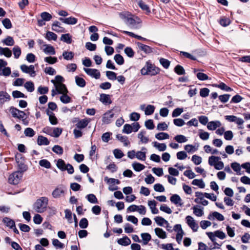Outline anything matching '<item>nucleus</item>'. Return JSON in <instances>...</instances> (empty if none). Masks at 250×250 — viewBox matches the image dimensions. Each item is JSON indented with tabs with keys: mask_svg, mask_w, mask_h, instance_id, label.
<instances>
[{
	"mask_svg": "<svg viewBox=\"0 0 250 250\" xmlns=\"http://www.w3.org/2000/svg\"><path fill=\"white\" fill-rule=\"evenodd\" d=\"M160 69L152 64L150 61L146 62L140 72L142 75L155 76L160 73Z\"/></svg>",
	"mask_w": 250,
	"mask_h": 250,
	"instance_id": "f257e3e1",
	"label": "nucleus"
},
{
	"mask_svg": "<svg viewBox=\"0 0 250 250\" xmlns=\"http://www.w3.org/2000/svg\"><path fill=\"white\" fill-rule=\"evenodd\" d=\"M48 199L46 197H42L37 199L34 204V208L39 213H42L46 210Z\"/></svg>",
	"mask_w": 250,
	"mask_h": 250,
	"instance_id": "f03ea898",
	"label": "nucleus"
},
{
	"mask_svg": "<svg viewBox=\"0 0 250 250\" xmlns=\"http://www.w3.org/2000/svg\"><path fill=\"white\" fill-rule=\"evenodd\" d=\"M125 23L133 29H138L140 27V20L137 17L133 18L131 16H124Z\"/></svg>",
	"mask_w": 250,
	"mask_h": 250,
	"instance_id": "7ed1b4c3",
	"label": "nucleus"
},
{
	"mask_svg": "<svg viewBox=\"0 0 250 250\" xmlns=\"http://www.w3.org/2000/svg\"><path fill=\"white\" fill-rule=\"evenodd\" d=\"M113 110H115L118 112H120L121 109L118 107H115L112 109L106 111L103 115L102 118V121L104 124H108L111 123L112 119L113 118L114 115Z\"/></svg>",
	"mask_w": 250,
	"mask_h": 250,
	"instance_id": "20e7f679",
	"label": "nucleus"
},
{
	"mask_svg": "<svg viewBox=\"0 0 250 250\" xmlns=\"http://www.w3.org/2000/svg\"><path fill=\"white\" fill-rule=\"evenodd\" d=\"M21 171H16L11 174L8 178V182L11 184L17 185L19 183L22 177Z\"/></svg>",
	"mask_w": 250,
	"mask_h": 250,
	"instance_id": "39448f33",
	"label": "nucleus"
},
{
	"mask_svg": "<svg viewBox=\"0 0 250 250\" xmlns=\"http://www.w3.org/2000/svg\"><path fill=\"white\" fill-rule=\"evenodd\" d=\"M20 68L23 73L29 74L31 77H34L36 75L35 67L33 65L28 66L25 64H22L21 65Z\"/></svg>",
	"mask_w": 250,
	"mask_h": 250,
	"instance_id": "423d86ee",
	"label": "nucleus"
},
{
	"mask_svg": "<svg viewBox=\"0 0 250 250\" xmlns=\"http://www.w3.org/2000/svg\"><path fill=\"white\" fill-rule=\"evenodd\" d=\"M186 223L188 226L192 229L193 231L196 232L197 231L199 228L197 223L195 222L193 218L189 215L186 217Z\"/></svg>",
	"mask_w": 250,
	"mask_h": 250,
	"instance_id": "0eeeda50",
	"label": "nucleus"
},
{
	"mask_svg": "<svg viewBox=\"0 0 250 250\" xmlns=\"http://www.w3.org/2000/svg\"><path fill=\"white\" fill-rule=\"evenodd\" d=\"M10 112L14 118H16L20 119H23L25 115V113L24 111L20 110L14 107H11L10 108Z\"/></svg>",
	"mask_w": 250,
	"mask_h": 250,
	"instance_id": "6e6552de",
	"label": "nucleus"
},
{
	"mask_svg": "<svg viewBox=\"0 0 250 250\" xmlns=\"http://www.w3.org/2000/svg\"><path fill=\"white\" fill-rule=\"evenodd\" d=\"M83 70L88 75L96 79H98L100 78V72L96 69L84 68Z\"/></svg>",
	"mask_w": 250,
	"mask_h": 250,
	"instance_id": "1a4fd4ad",
	"label": "nucleus"
},
{
	"mask_svg": "<svg viewBox=\"0 0 250 250\" xmlns=\"http://www.w3.org/2000/svg\"><path fill=\"white\" fill-rule=\"evenodd\" d=\"M51 82L54 84L58 93L62 94L63 93L68 92L67 89L65 84L63 83H56L54 80H52Z\"/></svg>",
	"mask_w": 250,
	"mask_h": 250,
	"instance_id": "9d476101",
	"label": "nucleus"
},
{
	"mask_svg": "<svg viewBox=\"0 0 250 250\" xmlns=\"http://www.w3.org/2000/svg\"><path fill=\"white\" fill-rule=\"evenodd\" d=\"M136 44L138 49L143 51L146 54H148L153 52V49L148 45L143 44L141 42H137Z\"/></svg>",
	"mask_w": 250,
	"mask_h": 250,
	"instance_id": "9b49d317",
	"label": "nucleus"
},
{
	"mask_svg": "<svg viewBox=\"0 0 250 250\" xmlns=\"http://www.w3.org/2000/svg\"><path fill=\"white\" fill-rule=\"evenodd\" d=\"M64 193V188L62 186L56 188L52 192V195L55 198H60Z\"/></svg>",
	"mask_w": 250,
	"mask_h": 250,
	"instance_id": "f8f14e48",
	"label": "nucleus"
},
{
	"mask_svg": "<svg viewBox=\"0 0 250 250\" xmlns=\"http://www.w3.org/2000/svg\"><path fill=\"white\" fill-rule=\"evenodd\" d=\"M170 200L171 203L175 205L177 207H181L183 204L182 200L178 194H175L172 195L170 198Z\"/></svg>",
	"mask_w": 250,
	"mask_h": 250,
	"instance_id": "ddd939ff",
	"label": "nucleus"
},
{
	"mask_svg": "<svg viewBox=\"0 0 250 250\" xmlns=\"http://www.w3.org/2000/svg\"><path fill=\"white\" fill-rule=\"evenodd\" d=\"M90 122V120L87 118L79 120L77 123L76 124V126L78 129H82L85 128Z\"/></svg>",
	"mask_w": 250,
	"mask_h": 250,
	"instance_id": "4468645a",
	"label": "nucleus"
},
{
	"mask_svg": "<svg viewBox=\"0 0 250 250\" xmlns=\"http://www.w3.org/2000/svg\"><path fill=\"white\" fill-rule=\"evenodd\" d=\"M100 101L105 105H108L112 103L110 96L108 94H101L100 95Z\"/></svg>",
	"mask_w": 250,
	"mask_h": 250,
	"instance_id": "2eb2a0df",
	"label": "nucleus"
},
{
	"mask_svg": "<svg viewBox=\"0 0 250 250\" xmlns=\"http://www.w3.org/2000/svg\"><path fill=\"white\" fill-rule=\"evenodd\" d=\"M222 124L219 121H211L208 123L207 128L210 130H214L217 127H220Z\"/></svg>",
	"mask_w": 250,
	"mask_h": 250,
	"instance_id": "dca6fc26",
	"label": "nucleus"
},
{
	"mask_svg": "<svg viewBox=\"0 0 250 250\" xmlns=\"http://www.w3.org/2000/svg\"><path fill=\"white\" fill-rule=\"evenodd\" d=\"M142 151H138L136 153V158L138 160L141 161H145L146 159V148L143 147L141 149Z\"/></svg>",
	"mask_w": 250,
	"mask_h": 250,
	"instance_id": "f3484780",
	"label": "nucleus"
},
{
	"mask_svg": "<svg viewBox=\"0 0 250 250\" xmlns=\"http://www.w3.org/2000/svg\"><path fill=\"white\" fill-rule=\"evenodd\" d=\"M59 20L64 23L72 25L76 24L78 21L76 18L73 17H70L65 19L60 18Z\"/></svg>",
	"mask_w": 250,
	"mask_h": 250,
	"instance_id": "a211bd4d",
	"label": "nucleus"
},
{
	"mask_svg": "<svg viewBox=\"0 0 250 250\" xmlns=\"http://www.w3.org/2000/svg\"><path fill=\"white\" fill-rule=\"evenodd\" d=\"M154 220L157 224L159 226H163L165 224L167 225V227L168 228L169 226L168 221L162 217L156 216L154 218Z\"/></svg>",
	"mask_w": 250,
	"mask_h": 250,
	"instance_id": "6ab92c4d",
	"label": "nucleus"
},
{
	"mask_svg": "<svg viewBox=\"0 0 250 250\" xmlns=\"http://www.w3.org/2000/svg\"><path fill=\"white\" fill-rule=\"evenodd\" d=\"M46 111V114L49 116V120L50 123L53 125H57L58 124V120L55 116V114L48 109H47Z\"/></svg>",
	"mask_w": 250,
	"mask_h": 250,
	"instance_id": "aec40b11",
	"label": "nucleus"
},
{
	"mask_svg": "<svg viewBox=\"0 0 250 250\" xmlns=\"http://www.w3.org/2000/svg\"><path fill=\"white\" fill-rule=\"evenodd\" d=\"M52 29L54 31L57 32H64V28L61 26V23L58 21H55L52 25Z\"/></svg>",
	"mask_w": 250,
	"mask_h": 250,
	"instance_id": "412c9836",
	"label": "nucleus"
},
{
	"mask_svg": "<svg viewBox=\"0 0 250 250\" xmlns=\"http://www.w3.org/2000/svg\"><path fill=\"white\" fill-rule=\"evenodd\" d=\"M10 96L6 92L3 91H0V103L3 104L6 101H9Z\"/></svg>",
	"mask_w": 250,
	"mask_h": 250,
	"instance_id": "4be33fe9",
	"label": "nucleus"
},
{
	"mask_svg": "<svg viewBox=\"0 0 250 250\" xmlns=\"http://www.w3.org/2000/svg\"><path fill=\"white\" fill-rule=\"evenodd\" d=\"M0 55H4L7 58H10L12 56V51L8 47L0 46Z\"/></svg>",
	"mask_w": 250,
	"mask_h": 250,
	"instance_id": "5701e85b",
	"label": "nucleus"
},
{
	"mask_svg": "<svg viewBox=\"0 0 250 250\" xmlns=\"http://www.w3.org/2000/svg\"><path fill=\"white\" fill-rule=\"evenodd\" d=\"M37 143L39 146L42 145H48L50 143L48 139L43 136L40 135L38 136L37 139Z\"/></svg>",
	"mask_w": 250,
	"mask_h": 250,
	"instance_id": "b1692460",
	"label": "nucleus"
},
{
	"mask_svg": "<svg viewBox=\"0 0 250 250\" xmlns=\"http://www.w3.org/2000/svg\"><path fill=\"white\" fill-rule=\"evenodd\" d=\"M45 47L43 49V52L46 54L55 55L56 51L53 46L50 44H44Z\"/></svg>",
	"mask_w": 250,
	"mask_h": 250,
	"instance_id": "393cba45",
	"label": "nucleus"
},
{
	"mask_svg": "<svg viewBox=\"0 0 250 250\" xmlns=\"http://www.w3.org/2000/svg\"><path fill=\"white\" fill-rule=\"evenodd\" d=\"M2 222L6 225L7 227L10 229H13L15 226V221L8 217L3 218Z\"/></svg>",
	"mask_w": 250,
	"mask_h": 250,
	"instance_id": "a878e982",
	"label": "nucleus"
},
{
	"mask_svg": "<svg viewBox=\"0 0 250 250\" xmlns=\"http://www.w3.org/2000/svg\"><path fill=\"white\" fill-rule=\"evenodd\" d=\"M146 132L145 131H141L138 134V137L140 140V142L142 144H146L149 142V139L147 137L145 136Z\"/></svg>",
	"mask_w": 250,
	"mask_h": 250,
	"instance_id": "bb28decb",
	"label": "nucleus"
},
{
	"mask_svg": "<svg viewBox=\"0 0 250 250\" xmlns=\"http://www.w3.org/2000/svg\"><path fill=\"white\" fill-rule=\"evenodd\" d=\"M148 205L151 209L153 214H157L159 212L158 209L156 208V202L155 200L148 201Z\"/></svg>",
	"mask_w": 250,
	"mask_h": 250,
	"instance_id": "cd10ccee",
	"label": "nucleus"
},
{
	"mask_svg": "<svg viewBox=\"0 0 250 250\" xmlns=\"http://www.w3.org/2000/svg\"><path fill=\"white\" fill-rule=\"evenodd\" d=\"M156 235L161 239H165L167 237L166 232L163 229L157 228L154 229Z\"/></svg>",
	"mask_w": 250,
	"mask_h": 250,
	"instance_id": "c85d7f7f",
	"label": "nucleus"
},
{
	"mask_svg": "<svg viewBox=\"0 0 250 250\" xmlns=\"http://www.w3.org/2000/svg\"><path fill=\"white\" fill-rule=\"evenodd\" d=\"M116 138L124 143L125 146H127L130 144V142L128 140L127 137L123 136L121 134H117Z\"/></svg>",
	"mask_w": 250,
	"mask_h": 250,
	"instance_id": "c756f323",
	"label": "nucleus"
},
{
	"mask_svg": "<svg viewBox=\"0 0 250 250\" xmlns=\"http://www.w3.org/2000/svg\"><path fill=\"white\" fill-rule=\"evenodd\" d=\"M118 243L122 246H128L131 243V240L127 237L125 236L118 240Z\"/></svg>",
	"mask_w": 250,
	"mask_h": 250,
	"instance_id": "7c9ffc66",
	"label": "nucleus"
},
{
	"mask_svg": "<svg viewBox=\"0 0 250 250\" xmlns=\"http://www.w3.org/2000/svg\"><path fill=\"white\" fill-rule=\"evenodd\" d=\"M138 5L140 8L146 12V14H148L150 13V10L149 6L142 0L139 1Z\"/></svg>",
	"mask_w": 250,
	"mask_h": 250,
	"instance_id": "2f4dec72",
	"label": "nucleus"
},
{
	"mask_svg": "<svg viewBox=\"0 0 250 250\" xmlns=\"http://www.w3.org/2000/svg\"><path fill=\"white\" fill-rule=\"evenodd\" d=\"M2 42L7 46H13L15 44V41L11 36H7L5 39L2 40Z\"/></svg>",
	"mask_w": 250,
	"mask_h": 250,
	"instance_id": "473e14b6",
	"label": "nucleus"
},
{
	"mask_svg": "<svg viewBox=\"0 0 250 250\" xmlns=\"http://www.w3.org/2000/svg\"><path fill=\"white\" fill-rule=\"evenodd\" d=\"M153 146L157 148L160 151H164L167 148V146L164 143H159L157 142L153 143Z\"/></svg>",
	"mask_w": 250,
	"mask_h": 250,
	"instance_id": "72a5a7b5",
	"label": "nucleus"
},
{
	"mask_svg": "<svg viewBox=\"0 0 250 250\" xmlns=\"http://www.w3.org/2000/svg\"><path fill=\"white\" fill-rule=\"evenodd\" d=\"M144 245H147L151 240V235L148 233H143L141 235Z\"/></svg>",
	"mask_w": 250,
	"mask_h": 250,
	"instance_id": "f704fd0d",
	"label": "nucleus"
},
{
	"mask_svg": "<svg viewBox=\"0 0 250 250\" xmlns=\"http://www.w3.org/2000/svg\"><path fill=\"white\" fill-rule=\"evenodd\" d=\"M45 38L48 41H56L57 39V35L52 32L47 31Z\"/></svg>",
	"mask_w": 250,
	"mask_h": 250,
	"instance_id": "c9c22d12",
	"label": "nucleus"
},
{
	"mask_svg": "<svg viewBox=\"0 0 250 250\" xmlns=\"http://www.w3.org/2000/svg\"><path fill=\"white\" fill-rule=\"evenodd\" d=\"M75 82L77 85L81 87H83L85 86L86 82L85 80L79 76L75 77Z\"/></svg>",
	"mask_w": 250,
	"mask_h": 250,
	"instance_id": "e433bc0d",
	"label": "nucleus"
},
{
	"mask_svg": "<svg viewBox=\"0 0 250 250\" xmlns=\"http://www.w3.org/2000/svg\"><path fill=\"white\" fill-rule=\"evenodd\" d=\"M192 184L197 186L201 188H203L205 187V184L202 179H194L192 181Z\"/></svg>",
	"mask_w": 250,
	"mask_h": 250,
	"instance_id": "4c0bfd02",
	"label": "nucleus"
},
{
	"mask_svg": "<svg viewBox=\"0 0 250 250\" xmlns=\"http://www.w3.org/2000/svg\"><path fill=\"white\" fill-rule=\"evenodd\" d=\"M13 52L14 58L15 59H18L20 57V56H21V48L18 45L15 46L13 48Z\"/></svg>",
	"mask_w": 250,
	"mask_h": 250,
	"instance_id": "58836bf2",
	"label": "nucleus"
},
{
	"mask_svg": "<svg viewBox=\"0 0 250 250\" xmlns=\"http://www.w3.org/2000/svg\"><path fill=\"white\" fill-rule=\"evenodd\" d=\"M11 73V69L9 67H5L0 70V75L5 77L9 76Z\"/></svg>",
	"mask_w": 250,
	"mask_h": 250,
	"instance_id": "ea45409f",
	"label": "nucleus"
},
{
	"mask_svg": "<svg viewBox=\"0 0 250 250\" xmlns=\"http://www.w3.org/2000/svg\"><path fill=\"white\" fill-rule=\"evenodd\" d=\"M155 137L158 140H162L169 139V135L167 133L160 132L155 135Z\"/></svg>",
	"mask_w": 250,
	"mask_h": 250,
	"instance_id": "a19ab883",
	"label": "nucleus"
},
{
	"mask_svg": "<svg viewBox=\"0 0 250 250\" xmlns=\"http://www.w3.org/2000/svg\"><path fill=\"white\" fill-rule=\"evenodd\" d=\"M220 159L219 157L211 156L208 158V164L211 166H214Z\"/></svg>",
	"mask_w": 250,
	"mask_h": 250,
	"instance_id": "79ce46f5",
	"label": "nucleus"
},
{
	"mask_svg": "<svg viewBox=\"0 0 250 250\" xmlns=\"http://www.w3.org/2000/svg\"><path fill=\"white\" fill-rule=\"evenodd\" d=\"M62 56L66 60H71L74 56V54L71 51H64L62 53Z\"/></svg>",
	"mask_w": 250,
	"mask_h": 250,
	"instance_id": "37998d69",
	"label": "nucleus"
},
{
	"mask_svg": "<svg viewBox=\"0 0 250 250\" xmlns=\"http://www.w3.org/2000/svg\"><path fill=\"white\" fill-rule=\"evenodd\" d=\"M133 169L136 171H141L145 168V166L139 163H133L132 165Z\"/></svg>",
	"mask_w": 250,
	"mask_h": 250,
	"instance_id": "c03bdc74",
	"label": "nucleus"
},
{
	"mask_svg": "<svg viewBox=\"0 0 250 250\" xmlns=\"http://www.w3.org/2000/svg\"><path fill=\"white\" fill-rule=\"evenodd\" d=\"M174 139L179 143H183L187 142L188 139L183 135H177L175 136Z\"/></svg>",
	"mask_w": 250,
	"mask_h": 250,
	"instance_id": "a18cd8bd",
	"label": "nucleus"
},
{
	"mask_svg": "<svg viewBox=\"0 0 250 250\" xmlns=\"http://www.w3.org/2000/svg\"><path fill=\"white\" fill-rule=\"evenodd\" d=\"M57 167L60 170L64 171L65 170L66 165L62 159H60L57 161Z\"/></svg>",
	"mask_w": 250,
	"mask_h": 250,
	"instance_id": "49530a36",
	"label": "nucleus"
},
{
	"mask_svg": "<svg viewBox=\"0 0 250 250\" xmlns=\"http://www.w3.org/2000/svg\"><path fill=\"white\" fill-rule=\"evenodd\" d=\"M24 87L30 92H33L35 89L34 83L31 81L25 83Z\"/></svg>",
	"mask_w": 250,
	"mask_h": 250,
	"instance_id": "de8ad7c7",
	"label": "nucleus"
},
{
	"mask_svg": "<svg viewBox=\"0 0 250 250\" xmlns=\"http://www.w3.org/2000/svg\"><path fill=\"white\" fill-rule=\"evenodd\" d=\"M86 199L91 203L97 204L98 201L96 196L93 194H89L86 196Z\"/></svg>",
	"mask_w": 250,
	"mask_h": 250,
	"instance_id": "09e8293b",
	"label": "nucleus"
},
{
	"mask_svg": "<svg viewBox=\"0 0 250 250\" xmlns=\"http://www.w3.org/2000/svg\"><path fill=\"white\" fill-rule=\"evenodd\" d=\"M154 110L155 107L154 105H148L145 110V114L146 115H151L154 113Z\"/></svg>",
	"mask_w": 250,
	"mask_h": 250,
	"instance_id": "8fccbe9b",
	"label": "nucleus"
},
{
	"mask_svg": "<svg viewBox=\"0 0 250 250\" xmlns=\"http://www.w3.org/2000/svg\"><path fill=\"white\" fill-rule=\"evenodd\" d=\"M71 98L67 95V93H63L60 97L61 101L64 104H67L71 102Z\"/></svg>",
	"mask_w": 250,
	"mask_h": 250,
	"instance_id": "3c124183",
	"label": "nucleus"
},
{
	"mask_svg": "<svg viewBox=\"0 0 250 250\" xmlns=\"http://www.w3.org/2000/svg\"><path fill=\"white\" fill-rule=\"evenodd\" d=\"M62 129L59 127H55L53 128L52 136L57 138L62 133Z\"/></svg>",
	"mask_w": 250,
	"mask_h": 250,
	"instance_id": "603ef678",
	"label": "nucleus"
},
{
	"mask_svg": "<svg viewBox=\"0 0 250 250\" xmlns=\"http://www.w3.org/2000/svg\"><path fill=\"white\" fill-rule=\"evenodd\" d=\"M175 72L178 75H181L185 74V71L183 67L180 65H176L174 68Z\"/></svg>",
	"mask_w": 250,
	"mask_h": 250,
	"instance_id": "864d4df0",
	"label": "nucleus"
},
{
	"mask_svg": "<svg viewBox=\"0 0 250 250\" xmlns=\"http://www.w3.org/2000/svg\"><path fill=\"white\" fill-rule=\"evenodd\" d=\"M116 62L119 65H122L124 63V58L120 54H116L114 57Z\"/></svg>",
	"mask_w": 250,
	"mask_h": 250,
	"instance_id": "5fc2aeb1",
	"label": "nucleus"
},
{
	"mask_svg": "<svg viewBox=\"0 0 250 250\" xmlns=\"http://www.w3.org/2000/svg\"><path fill=\"white\" fill-rule=\"evenodd\" d=\"M24 133L27 137H32L35 135V132L32 128L30 127H27L25 129Z\"/></svg>",
	"mask_w": 250,
	"mask_h": 250,
	"instance_id": "6e6d98bb",
	"label": "nucleus"
},
{
	"mask_svg": "<svg viewBox=\"0 0 250 250\" xmlns=\"http://www.w3.org/2000/svg\"><path fill=\"white\" fill-rule=\"evenodd\" d=\"M52 151L59 155H62L63 152L62 147L59 145H55L52 148Z\"/></svg>",
	"mask_w": 250,
	"mask_h": 250,
	"instance_id": "4d7b16f0",
	"label": "nucleus"
},
{
	"mask_svg": "<svg viewBox=\"0 0 250 250\" xmlns=\"http://www.w3.org/2000/svg\"><path fill=\"white\" fill-rule=\"evenodd\" d=\"M39 165L46 168H49L51 167L50 163L46 159H42L39 161Z\"/></svg>",
	"mask_w": 250,
	"mask_h": 250,
	"instance_id": "13d9d810",
	"label": "nucleus"
},
{
	"mask_svg": "<svg viewBox=\"0 0 250 250\" xmlns=\"http://www.w3.org/2000/svg\"><path fill=\"white\" fill-rule=\"evenodd\" d=\"M199 137L203 140H207L209 138V134L205 131H203V130H199Z\"/></svg>",
	"mask_w": 250,
	"mask_h": 250,
	"instance_id": "bf43d9fd",
	"label": "nucleus"
},
{
	"mask_svg": "<svg viewBox=\"0 0 250 250\" xmlns=\"http://www.w3.org/2000/svg\"><path fill=\"white\" fill-rule=\"evenodd\" d=\"M61 40L67 43H71L72 41L71 36L69 34H62Z\"/></svg>",
	"mask_w": 250,
	"mask_h": 250,
	"instance_id": "052dcab7",
	"label": "nucleus"
},
{
	"mask_svg": "<svg viewBox=\"0 0 250 250\" xmlns=\"http://www.w3.org/2000/svg\"><path fill=\"white\" fill-rule=\"evenodd\" d=\"M41 17L44 21H49L52 18V15L46 12L42 13Z\"/></svg>",
	"mask_w": 250,
	"mask_h": 250,
	"instance_id": "680f3d73",
	"label": "nucleus"
},
{
	"mask_svg": "<svg viewBox=\"0 0 250 250\" xmlns=\"http://www.w3.org/2000/svg\"><path fill=\"white\" fill-rule=\"evenodd\" d=\"M16 161L18 165L19 168L20 169V171H21L22 173L27 170L26 166L21 162H20L19 159L16 157Z\"/></svg>",
	"mask_w": 250,
	"mask_h": 250,
	"instance_id": "e2e57ef3",
	"label": "nucleus"
},
{
	"mask_svg": "<svg viewBox=\"0 0 250 250\" xmlns=\"http://www.w3.org/2000/svg\"><path fill=\"white\" fill-rule=\"evenodd\" d=\"M88 222L86 218H83L80 221L79 226L82 229H85L88 227Z\"/></svg>",
	"mask_w": 250,
	"mask_h": 250,
	"instance_id": "0e129e2a",
	"label": "nucleus"
},
{
	"mask_svg": "<svg viewBox=\"0 0 250 250\" xmlns=\"http://www.w3.org/2000/svg\"><path fill=\"white\" fill-rule=\"evenodd\" d=\"M160 62L162 65L166 69L169 67L170 62L167 59L164 58H161L160 59Z\"/></svg>",
	"mask_w": 250,
	"mask_h": 250,
	"instance_id": "69168bd1",
	"label": "nucleus"
},
{
	"mask_svg": "<svg viewBox=\"0 0 250 250\" xmlns=\"http://www.w3.org/2000/svg\"><path fill=\"white\" fill-rule=\"evenodd\" d=\"M44 61L49 64H52L57 62L58 59L55 57H47L44 58Z\"/></svg>",
	"mask_w": 250,
	"mask_h": 250,
	"instance_id": "338daca9",
	"label": "nucleus"
},
{
	"mask_svg": "<svg viewBox=\"0 0 250 250\" xmlns=\"http://www.w3.org/2000/svg\"><path fill=\"white\" fill-rule=\"evenodd\" d=\"M219 22L221 25L226 26L230 24V21L228 18L223 17L220 20Z\"/></svg>",
	"mask_w": 250,
	"mask_h": 250,
	"instance_id": "774afa93",
	"label": "nucleus"
}]
</instances>
